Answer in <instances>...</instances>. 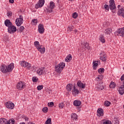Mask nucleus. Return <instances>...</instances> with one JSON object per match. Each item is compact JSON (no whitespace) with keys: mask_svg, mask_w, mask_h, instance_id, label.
Here are the masks:
<instances>
[{"mask_svg":"<svg viewBox=\"0 0 124 124\" xmlns=\"http://www.w3.org/2000/svg\"><path fill=\"white\" fill-rule=\"evenodd\" d=\"M14 68V63H12L8 66L5 64H2L0 69L3 73H6L7 72H11Z\"/></svg>","mask_w":124,"mask_h":124,"instance_id":"nucleus-1","label":"nucleus"},{"mask_svg":"<svg viewBox=\"0 0 124 124\" xmlns=\"http://www.w3.org/2000/svg\"><path fill=\"white\" fill-rule=\"evenodd\" d=\"M105 8L106 10H109L110 9L111 10L112 13H116V4H115V0H109V5H108L107 4L105 5Z\"/></svg>","mask_w":124,"mask_h":124,"instance_id":"nucleus-2","label":"nucleus"},{"mask_svg":"<svg viewBox=\"0 0 124 124\" xmlns=\"http://www.w3.org/2000/svg\"><path fill=\"white\" fill-rule=\"evenodd\" d=\"M64 67H65V63L62 62L56 65L55 70L57 73H61Z\"/></svg>","mask_w":124,"mask_h":124,"instance_id":"nucleus-3","label":"nucleus"},{"mask_svg":"<svg viewBox=\"0 0 124 124\" xmlns=\"http://www.w3.org/2000/svg\"><path fill=\"white\" fill-rule=\"evenodd\" d=\"M34 45L41 54H44L45 53V47H41L42 46H40L39 42L37 41H35L34 42Z\"/></svg>","mask_w":124,"mask_h":124,"instance_id":"nucleus-4","label":"nucleus"},{"mask_svg":"<svg viewBox=\"0 0 124 124\" xmlns=\"http://www.w3.org/2000/svg\"><path fill=\"white\" fill-rule=\"evenodd\" d=\"M121 81H122L123 83V85H121L119 89V93L120 94H121V95H123L124 93V74H123L121 78H120Z\"/></svg>","mask_w":124,"mask_h":124,"instance_id":"nucleus-5","label":"nucleus"},{"mask_svg":"<svg viewBox=\"0 0 124 124\" xmlns=\"http://www.w3.org/2000/svg\"><path fill=\"white\" fill-rule=\"evenodd\" d=\"M0 124H15V120L14 119H11L7 121L5 118H0Z\"/></svg>","mask_w":124,"mask_h":124,"instance_id":"nucleus-6","label":"nucleus"},{"mask_svg":"<svg viewBox=\"0 0 124 124\" xmlns=\"http://www.w3.org/2000/svg\"><path fill=\"white\" fill-rule=\"evenodd\" d=\"M56 7V4L53 1H51L49 3V6L46 9L47 12L49 13L53 12V10Z\"/></svg>","mask_w":124,"mask_h":124,"instance_id":"nucleus-7","label":"nucleus"},{"mask_svg":"<svg viewBox=\"0 0 124 124\" xmlns=\"http://www.w3.org/2000/svg\"><path fill=\"white\" fill-rule=\"evenodd\" d=\"M26 88V83L24 82L20 81L17 84L16 89L21 91Z\"/></svg>","mask_w":124,"mask_h":124,"instance_id":"nucleus-8","label":"nucleus"},{"mask_svg":"<svg viewBox=\"0 0 124 124\" xmlns=\"http://www.w3.org/2000/svg\"><path fill=\"white\" fill-rule=\"evenodd\" d=\"M24 22V19H23V16L22 15H20L18 18H17L16 20V26L20 27L22 24H23V22Z\"/></svg>","mask_w":124,"mask_h":124,"instance_id":"nucleus-9","label":"nucleus"},{"mask_svg":"<svg viewBox=\"0 0 124 124\" xmlns=\"http://www.w3.org/2000/svg\"><path fill=\"white\" fill-rule=\"evenodd\" d=\"M16 31H17V28H16L13 24L8 28V32L9 33H14V32H16Z\"/></svg>","mask_w":124,"mask_h":124,"instance_id":"nucleus-10","label":"nucleus"},{"mask_svg":"<svg viewBox=\"0 0 124 124\" xmlns=\"http://www.w3.org/2000/svg\"><path fill=\"white\" fill-rule=\"evenodd\" d=\"M45 3V0H39L37 4L35 5V8L37 9L38 8H41Z\"/></svg>","mask_w":124,"mask_h":124,"instance_id":"nucleus-11","label":"nucleus"},{"mask_svg":"<svg viewBox=\"0 0 124 124\" xmlns=\"http://www.w3.org/2000/svg\"><path fill=\"white\" fill-rule=\"evenodd\" d=\"M20 65L23 67H27V68L28 69L31 68V64L26 62L25 61L20 62Z\"/></svg>","mask_w":124,"mask_h":124,"instance_id":"nucleus-12","label":"nucleus"},{"mask_svg":"<svg viewBox=\"0 0 124 124\" xmlns=\"http://www.w3.org/2000/svg\"><path fill=\"white\" fill-rule=\"evenodd\" d=\"M104 115V110L103 108H99L97 111V116L98 117H102Z\"/></svg>","mask_w":124,"mask_h":124,"instance_id":"nucleus-13","label":"nucleus"},{"mask_svg":"<svg viewBox=\"0 0 124 124\" xmlns=\"http://www.w3.org/2000/svg\"><path fill=\"white\" fill-rule=\"evenodd\" d=\"M96 88L98 91H102V90L104 89V84H103V82L98 83L96 85Z\"/></svg>","mask_w":124,"mask_h":124,"instance_id":"nucleus-14","label":"nucleus"},{"mask_svg":"<svg viewBox=\"0 0 124 124\" xmlns=\"http://www.w3.org/2000/svg\"><path fill=\"white\" fill-rule=\"evenodd\" d=\"M6 108L9 109H13L14 108V104L12 102H7L5 103Z\"/></svg>","mask_w":124,"mask_h":124,"instance_id":"nucleus-15","label":"nucleus"},{"mask_svg":"<svg viewBox=\"0 0 124 124\" xmlns=\"http://www.w3.org/2000/svg\"><path fill=\"white\" fill-rule=\"evenodd\" d=\"M38 31L39 33H44V26L43 24H40L38 25Z\"/></svg>","mask_w":124,"mask_h":124,"instance_id":"nucleus-16","label":"nucleus"},{"mask_svg":"<svg viewBox=\"0 0 124 124\" xmlns=\"http://www.w3.org/2000/svg\"><path fill=\"white\" fill-rule=\"evenodd\" d=\"M100 55L101 61H102V62H106V60H107V56L106 54L104 53H101Z\"/></svg>","mask_w":124,"mask_h":124,"instance_id":"nucleus-17","label":"nucleus"},{"mask_svg":"<svg viewBox=\"0 0 124 124\" xmlns=\"http://www.w3.org/2000/svg\"><path fill=\"white\" fill-rule=\"evenodd\" d=\"M45 68H40L37 70V73L38 75H42V74H44L45 73Z\"/></svg>","mask_w":124,"mask_h":124,"instance_id":"nucleus-18","label":"nucleus"},{"mask_svg":"<svg viewBox=\"0 0 124 124\" xmlns=\"http://www.w3.org/2000/svg\"><path fill=\"white\" fill-rule=\"evenodd\" d=\"M77 85L81 89H85V87H86V85L84 83H82V82L80 80L77 82Z\"/></svg>","mask_w":124,"mask_h":124,"instance_id":"nucleus-19","label":"nucleus"},{"mask_svg":"<svg viewBox=\"0 0 124 124\" xmlns=\"http://www.w3.org/2000/svg\"><path fill=\"white\" fill-rule=\"evenodd\" d=\"M4 24L5 26H6V27H8V28H9L11 26H12V25H13L11 21H10V20L9 19H6L4 21Z\"/></svg>","mask_w":124,"mask_h":124,"instance_id":"nucleus-20","label":"nucleus"},{"mask_svg":"<svg viewBox=\"0 0 124 124\" xmlns=\"http://www.w3.org/2000/svg\"><path fill=\"white\" fill-rule=\"evenodd\" d=\"M82 47L85 50H91V46H89V43H84L82 44Z\"/></svg>","mask_w":124,"mask_h":124,"instance_id":"nucleus-21","label":"nucleus"},{"mask_svg":"<svg viewBox=\"0 0 124 124\" xmlns=\"http://www.w3.org/2000/svg\"><path fill=\"white\" fill-rule=\"evenodd\" d=\"M118 33L120 36H124V27L118 30Z\"/></svg>","mask_w":124,"mask_h":124,"instance_id":"nucleus-22","label":"nucleus"},{"mask_svg":"<svg viewBox=\"0 0 124 124\" xmlns=\"http://www.w3.org/2000/svg\"><path fill=\"white\" fill-rule=\"evenodd\" d=\"M71 119L72 120H73V121H78V116H77V114L76 113H72L71 115Z\"/></svg>","mask_w":124,"mask_h":124,"instance_id":"nucleus-23","label":"nucleus"},{"mask_svg":"<svg viewBox=\"0 0 124 124\" xmlns=\"http://www.w3.org/2000/svg\"><path fill=\"white\" fill-rule=\"evenodd\" d=\"M98 63H100V61H93V69L94 70L96 69L95 67L98 65Z\"/></svg>","mask_w":124,"mask_h":124,"instance_id":"nucleus-24","label":"nucleus"},{"mask_svg":"<svg viewBox=\"0 0 124 124\" xmlns=\"http://www.w3.org/2000/svg\"><path fill=\"white\" fill-rule=\"evenodd\" d=\"M72 60V56L71 54H69L67 56L65 59V62H70Z\"/></svg>","mask_w":124,"mask_h":124,"instance_id":"nucleus-25","label":"nucleus"},{"mask_svg":"<svg viewBox=\"0 0 124 124\" xmlns=\"http://www.w3.org/2000/svg\"><path fill=\"white\" fill-rule=\"evenodd\" d=\"M118 14V15H119V16H122V17H124V9L123 8H121L120 10H119Z\"/></svg>","mask_w":124,"mask_h":124,"instance_id":"nucleus-26","label":"nucleus"},{"mask_svg":"<svg viewBox=\"0 0 124 124\" xmlns=\"http://www.w3.org/2000/svg\"><path fill=\"white\" fill-rule=\"evenodd\" d=\"M73 104L74 106H80V105H81V101L75 100L74 101Z\"/></svg>","mask_w":124,"mask_h":124,"instance_id":"nucleus-27","label":"nucleus"},{"mask_svg":"<svg viewBox=\"0 0 124 124\" xmlns=\"http://www.w3.org/2000/svg\"><path fill=\"white\" fill-rule=\"evenodd\" d=\"M73 94H78L79 93V90L76 89L75 86H74V89L72 90Z\"/></svg>","mask_w":124,"mask_h":124,"instance_id":"nucleus-28","label":"nucleus"},{"mask_svg":"<svg viewBox=\"0 0 124 124\" xmlns=\"http://www.w3.org/2000/svg\"><path fill=\"white\" fill-rule=\"evenodd\" d=\"M109 88L111 89H115L116 88V83L113 81H111L109 84Z\"/></svg>","mask_w":124,"mask_h":124,"instance_id":"nucleus-29","label":"nucleus"},{"mask_svg":"<svg viewBox=\"0 0 124 124\" xmlns=\"http://www.w3.org/2000/svg\"><path fill=\"white\" fill-rule=\"evenodd\" d=\"M105 32L106 34H110V33H112V29L111 28L107 29L105 31Z\"/></svg>","mask_w":124,"mask_h":124,"instance_id":"nucleus-30","label":"nucleus"},{"mask_svg":"<svg viewBox=\"0 0 124 124\" xmlns=\"http://www.w3.org/2000/svg\"><path fill=\"white\" fill-rule=\"evenodd\" d=\"M99 40L102 43H105V39L104 38V36H103V35H100Z\"/></svg>","mask_w":124,"mask_h":124,"instance_id":"nucleus-31","label":"nucleus"},{"mask_svg":"<svg viewBox=\"0 0 124 124\" xmlns=\"http://www.w3.org/2000/svg\"><path fill=\"white\" fill-rule=\"evenodd\" d=\"M66 89L69 92H70V91L72 90V84H67V85L66 87Z\"/></svg>","mask_w":124,"mask_h":124,"instance_id":"nucleus-32","label":"nucleus"},{"mask_svg":"<svg viewBox=\"0 0 124 124\" xmlns=\"http://www.w3.org/2000/svg\"><path fill=\"white\" fill-rule=\"evenodd\" d=\"M25 29V27L24 26H20L19 28L17 29V31L18 32H23V31Z\"/></svg>","mask_w":124,"mask_h":124,"instance_id":"nucleus-33","label":"nucleus"},{"mask_svg":"<svg viewBox=\"0 0 124 124\" xmlns=\"http://www.w3.org/2000/svg\"><path fill=\"white\" fill-rule=\"evenodd\" d=\"M74 29V27H73V26H69L68 29H67V31H73L74 30H73Z\"/></svg>","mask_w":124,"mask_h":124,"instance_id":"nucleus-34","label":"nucleus"},{"mask_svg":"<svg viewBox=\"0 0 124 124\" xmlns=\"http://www.w3.org/2000/svg\"><path fill=\"white\" fill-rule=\"evenodd\" d=\"M104 105L107 107H108V106L111 105V102H110V101H106L104 102Z\"/></svg>","mask_w":124,"mask_h":124,"instance_id":"nucleus-35","label":"nucleus"},{"mask_svg":"<svg viewBox=\"0 0 124 124\" xmlns=\"http://www.w3.org/2000/svg\"><path fill=\"white\" fill-rule=\"evenodd\" d=\"M45 124H52V120L51 118H47Z\"/></svg>","mask_w":124,"mask_h":124,"instance_id":"nucleus-36","label":"nucleus"},{"mask_svg":"<svg viewBox=\"0 0 124 124\" xmlns=\"http://www.w3.org/2000/svg\"><path fill=\"white\" fill-rule=\"evenodd\" d=\"M98 72L100 74H101L102 73H104V68H100L98 70Z\"/></svg>","mask_w":124,"mask_h":124,"instance_id":"nucleus-37","label":"nucleus"},{"mask_svg":"<svg viewBox=\"0 0 124 124\" xmlns=\"http://www.w3.org/2000/svg\"><path fill=\"white\" fill-rule=\"evenodd\" d=\"M72 17L74 19H76L78 17V14L77 12H75L72 14Z\"/></svg>","mask_w":124,"mask_h":124,"instance_id":"nucleus-38","label":"nucleus"},{"mask_svg":"<svg viewBox=\"0 0 124 124\" xmlns=\"http://www.w3.org/2000/svg\"><path fill=\"white\" fill-rule=\"evenodd\" d=\"M59 107L60 109H62L64 107V104L63 103H60L59 104Z\"/></svg>","mask_w":124,"mask_h":124,"instance_id":"nucleus-39","label":"nucleus"},{"mask_svg":"<svg viewBox=\"0 0 124 124\" xmlns=\"http://www.w3.org/2000/svg\"><path fill=\"white\" fill-rule=\"evenodd\" d=\"M54 105H55V104H54V102H53L48 103V104H47V106H48V107H53V106H54Z\"/></svg>","mask_w":124,"mask_h":124,"instance_id":"nucleus-40","label":"nucleus"},{"mask_svg":"<svg viewBox=\"0 0 124 124\" xmlns=\"http://www.w3.org/2000/svg\"><path fill=\"white\" fill-rule=\"evenodd\" d=\"M48 108L47 107H44L42 109V111L44 113H47L48 112Z\"/></svg>","mask_w":124,"mask_h":124,"instance_id":"nucleus-41","label":"nucleus"},{"mask_svg":"<svg viewBox=\"0 0 124 124\" xmlns=\"http://www.w3.org/2000/svg\"><path fill=\"white\" fill-rule=\"evenodd\" d=\"M37 22H38V20L36 19H32L31 23H32V24L33 25H36V24H37Z\"/></svg>","mask_w":124,"mask_h":124,"instance_id":"nucleus-42","label":"nucleus"},{"mask_svg":"<svg viewBox=\"0 0 124 124\" xmlns=\"http://www.w3.org/2000/svg\"><path fill=\"white\" fill-rule=\"evenodd\" d=\"M37 89L38 91H41V90L43 89V85H42L38 86Z\"/></svg>","mask_w":124,"mask_h":124,"instance_id":"nucleus-43","label":"nucleus"},{"mask_svg":"<svg viewBox=\"0 0 124 124\" xmlns=\"http://www.w3.org/2000/svg\"><path fill=\"white\" fill-rule=\"evenodd\" d=\"M32 80L33 82H34V83H35V82H37V81H38V79H37L36 77H33L32 78Z\"/></svg>","mask_w":124,"mask_h":124,"instance_id":"nucleus-44","label":"nucleus"},{"mask_svg":"<svg viewBox=\"0 0 124 124\" xmlns=\"http://www.w3.org/2000/svg\"><path fill=\"white\" fill-rule=\"evenodd\" d=\"M103 124H111V121L109 120H107L105 122H104Z\"/></svg>","mask_w":124,"mask_h":124,"instance_id":"nucleus-45","label":"nucleus"},{"mask_svg":"<svg viewBox=\"0 0 124 124\" xmlns=\"http://www.w3.org/2000/svg\"><path fill=\"white\" fill-rule=\"evenodd\" d=\"M10 16H12V13L11 12H8V13H7V16L9 17Z\"/></svg>","mask_w":124,"mask_h":124,"instance_id":"nucleus-46","label":"nucleus"},{"mask_svg":"<svg viewBox=\"0 0 124 124\" xmlns=\"http://www.w3.org/2000/svg\"><path fill=\"white\" fill-rule=\"evenodd\" d=\"M97 79H99V80H102V79H103V76H99L97 77Z\"/></svg>","mask_w":124,"mask_h":124,"instance_id":"nucleus-47","label":"nucleus"},{"mask_svg":"<svg viewBox=\"0 0 124 124\" xmlns=\"http://www.w3.org/2000/svg\"><path fill=\"white\" fill-rule=\"evenodd\" d=\"M114 124H119V121L118 120L114 121Z\"/></svg>","mask_w":124,"mask_h":124,"instance_id":"nucleus-48","label":"nucleus"},{"mask_svg":"<svg viewBox=\"0 0 124 124\" xmlns=\"http://www.w3.org/2000/svg\"><path fill=\"white\" fill-rule=\"evenodd\" d=\"M10 3H14V0H9Z\"/></svg>","mask_w":124,"mask_h":124,"instance_id":"nucleus-49","label":"nucleus"},{"mask_svg":"<svg viewBox=\"0 0 124 124\" xmlns=\"http://www.w3.org/2000/svg\"><path fill=\"white\" fill-rule=\"evenodd\" d=\"M120 7H121V5H118V9L120 10L121 9L120 8Z\"/></svg>","mask_w":124,"mask_h":124,"instance_id":"nucleus-50","label":"nucleus"},{"mask_svg":"<svg viewBox=\"0 0 124 124\" xmlns=\"http://www.w3.org/2000/svg\"><path fill=\"white\" fill-rule=\"evenodd\" d=\"M25 121H29V118H28V117H26L25 118Z\"/></svg>","mask_w":124,"mask_h":124,"instance_id":"nucleus-51","label":"nucleus"},{"mask_svg":"<svg viewBox=\"0 0 124 124\" xmlns=\"http://www.w3.org/2000/svg\"><path fill=\"white\" fill-rule=\"evenodd\" d=\"M74 31H75V33H76V32H77L78 31L77 30H75Z\"/></svg>","mask_w":124,"mask_h":124,"instance_id":"nucleus-52","label":"nucleus"},{"mask_svg":"<svg viewBox=\"0 0 124 124\" xmlns=\"http://www.w3.org/2000/svg\"><path fill=\"white\" fill-rule=\"evenodd\" d=\"M20 124H25V123L23 122L22 123H20Z\"/></svg>","mask_w":124,"mask_h":124,"instance_id":"nucleus-53","label":"nucleus"},{"mask_svg":"<svg viewBox=\"0 0 124 124\" xmlns=\"http://www.w3.org/2000/svg\"><path fill=\"white\" fill-rule=\"evenodd\" d=\"M70 1H73L74 0H69Z\"/></svg>","mask_w":124,"mask_h":124,"instance_id":"nucleus-54","label":"nucleus"},{"mask_svg":"<svg viewBox=\"0 0 124 124\" xmlns=\"http://www.w3.org/2000/svg\"><path fill=\"white\" fill-rule=\"evenodd\" d=\"M92 0V1H93V0Z\"/></svg>","mask_w":124,"mask_h":124,"instance_id":"nucleus-55","label":"nucleus"},{"mask_svg":"<svg viewBox=\"0 0 124 124\" xmlns=\"http://www.w3.org/2000/svg\"><path fill=\"white\" fill-rule=\"evenodd\" d=\"M123 69H124V67H123Z\"/></svg>","mask_w":124,"mask_h":124,"instance_id":"nucleus-56","label":"nucleus"},{"mask_svg":"<svg viewBox=\"0 0 124 124\" xmlns=\"http://www.w3.org/2000/svg\"><path fill=\"white\" fill-rule=\"evenodd\" d=\"M123 17V18H124V16Z\"/></svg>","mask_w":124,"mask_h":124,"instance_id":"nucleus-57","label":"nucleus"}]
</instances>
